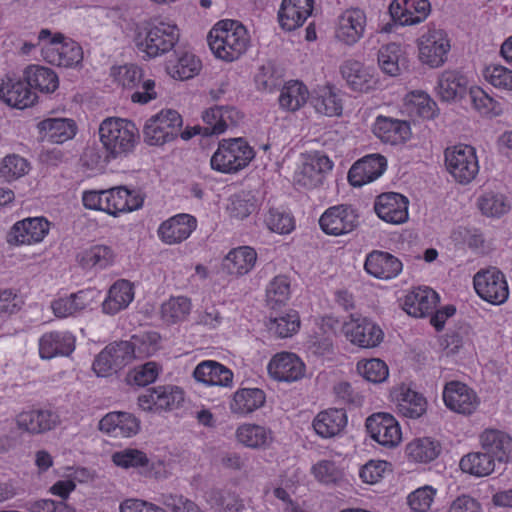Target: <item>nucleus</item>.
Here are the masks:
<instances>
[{
	"label": "nucleus",
	"instance_id": "774afa93",
	"mask_svg": "<svg viewBox=\"0 0 512 512\" xmlns=\"http://www.w3.org/2000/svg\"><path fill=\"white\" fill-rule=\"evenodd\" d=\"M314 107L320 114L338 116L342 113V103L336 94L328 92L314 100Z\"/></svg>",
	"mask_w": 512,
	"mask_h": 512
},
{
	"label": "nucleus",
	"instance_id": "c03bdc74",
	"mask_svg": "<svg viewBox=\"0 0 512 512\" xmlns=\"http://www.w3.org/2000/svg\"><path fill=\"white\" fill-rule=\"evenodd\" d=\"M265 393L258 388H243L235 392L230 409L236 414H248L265 403Z\"/></svg>",
	"mask_w": 512,
	"mask_h": 512
},
{
	"label": "nucleus",
	"instance_id": "0e129e2a",
	"mask_svg": "<svg viewBox=\"0 0 512 512\" xmlns=\"http://www.w3.org/2000/svg\"><path fill=\"white\" fill-rule=\"evenodd\" d=\"M158 400V410H172L180 405L184 400L183 391L172 385L156 387Z\"/></svg>",
	"mask_w": 512,
	"mask_h": 512
},
{
	"label": "nucleus",
	"instance_id": "c756f323",
	"mask_svg": "<svg viewBox=\"0 0 512 512\" xmlns=\"http://www.w3.org/2000/svg\"><path fill=\"white\" fill-rule=\"evenodd\" d=\"M205 126L203 136L219 135L230 126H235L241 118L232 107L215 106L204 111L202 115Z\"/></svg>",
	"mask_w": 512,
	"mask_h": 512
},
{
	"label": "nucleus",
	"instance_id": "052dcab7",
	"mask_svg": "<svg viewBox=\"0 0 512 512\" xmlns=\"http://www.w3.org/2000/svg\"><path fill=\"white\" fill-rule=\"evenodd\" d=\"M29 170L28 162L15 154L7 155L0 165V176L7 181L15 180L25 175Z\"/></svg>",
	"mask_w": 512,
	"mask_h": 512
},
{
	"label": "nucleus",
	"instance_id": "0eeeda50",
	"mask_svg": "<svg viewBox=\"0 0 512 512\" xmlns=\"http://www.w3.org/2000/svg\"><path fill=\"white\" fill-rule=\"evenodd\" d=\"M136 357V343L119 341L107 345L95 358L93 370L99 377L116 373Z\"/></svg>",
	"mask_w": 512,
	"mask_h": 512
},
{
	"label": "nucleus",
	"instance_id": "423d86ee",
	"mask_svg": "<svg viewBox=\"0 0 512 512\" xmlns=\"http://www.w3.org/2000/svg\"><path fill=\"white\" fill-rule=\"evenodd\" d=\"M182 125V117L176 110H162L145 122L144 142L150 146L169 143L178 137Z\"/></svg>",
	"mask_w": 512,
	"mask_h": 512
},
{
	"label": "nucleus",
	"instance_id": "9b49d317",
	"mask_svg": "<svg viewBox=\"0 0 512 512\" xmlns=\"http://www.w3.org/2000/svg\"><path fill=\"white\" fill-rule=\"evenodd\" d=\"M332 166L331 160L326 155L309 154L294 173V185L305 189L317 188L323 183L325 174L332 169Z\"/></svg>",
	"mask_w": 512,
	"mask_h": 512
},
{
	"label": "nucleus",
	"instance_id": "f704fd0d",
	"mask_svg": "<svg viewBox=\"0 0 512 512\" xmlns=\"http://www.w3.org/2000/svg\"><path fill=\"white\" fill-rule=\"evenodd\" d=\"M194 378L212 386L230 387L233 382V373L224 365L208 360L198 364L193 372Z\"/></svg>",
	"mask_w": 512,
	"mask_h": 512
},
{
	"label": "nucleus",
	"instance_id": "f257e3e1",
	"mask_svg": "<svg viewBox=\"0 0 512 512\" xmlns=\"http://www.w3.org/2000/svg\"><path fill=\"white\" fill-rule=\"evenodd\" d=\"M207 41L213 54L226 62L238 60L250 44L246 28L235 20L218 22L209 32Z\"/></svg>",
	"mask_w": 512,
	"mask_h": 512
},
{
	"label": "nucleus",
	"instance_id": "e2e57ef3",
	"mask_svg": "<svg viewBox=\"0 0 512 512\" xmlns=\"http://www.w3.org/2000/svg\"><path fill=\"white\" fill-rule=\"evenodd\" d=\"M265 223L269 230L279 234H288L294 228L292 216L276 208L269 209L265 216Z\"/></svg>",
	"mask_w": 512,
	"mask_h": 512
},
{
	"label": "nucleus",
	"instance_id": "a18cd8bd",
	"mask_svg": "<svg viewBox=\"0 0 512 512\" xmlns=\"http://www.w3.org/2000/svg\"><path fill=\"white\" fill-rule=\"evenodd\" d=\"M240 443L250 448H265L273 441V434L270 429L256 424H245L236 431Z\"/></svg>",
	"mask_w": 512,
	"mask_h": 512
},
{
	"label": "nucleus",
	"instance_id": "f3484780",
	"mask_svg": "<svg viewBox=\"0 0 512 512\" xmlns=\"http://www.w3.org/2000/svg\"><path fill=\"white\" fill-rule=\"evenodd\" d=\"M387 166L386 158L371 154L355 162L348 172V181L354 187H361L379 178Z\"/></svg>",
	"mask_w": 512,
	"mask_h": 512
},
{
	"label": "nucleus",
	"instance_id": "6e6552de",
	"mask_svg": "<svg viewBox=\"0 0 512 512\" xmlns=\"http://www.w3.org/2000/svg\"><path fill=\"white\" fill-rule=\"evenodd\" d=\"M477 294L485 301L500 305L509 296L508 284L504 274L496 267L478 271L473 278Z\"/></svg>",
	"mask_w": 512,
	"mask_h": 512
},
{
	"label": "nucleus",
	"instance_id": "58836bf2",
	"mask_svg": "<svg viewBox=\"0 0 512 512\" xmlns=\"http://www.w3.org/2000/svg\"><path fill=\"white\" fill-rule=\"evenodd\" d=\"M133 298L132 284L127 280H118L110 287L108 295L102 303V310L105 314L114 315L127 308Z\"/></svg>",
	"mask_w": 512,
	"mask_h": 512
},
{
	"label": "nucleus",
	"instance_id": "37998d69",
	"mask_svg": "<svg viewBox=\"0 0 512 512\" xmlns=\"http://www.w3.org/2000/svg\"><path fill=\"white\" fill-rule=\"evenodd\" d=\"M496 461L484 450L464 455L459 463L464 473L485 477L495 471Z\"/></svg>",
	"mask_w": 512,
	"mask_h": 512
},
{
	"label": "nucleus",
	"instance_id": "4d7b16f0",
	"mask_svg": "<svg viewBox=\"0 0 512 512\" xmlns=\"http://www.w3.org/2000/svg\"><path fill=\"white\" fill-rule=\"evenodd\" d=\"M79 263L84 268H106L113 262L112 250L103 245L91 247L78 255Z\"/></svg>",
	"mask_w": 512,
	"mask_h": 512
},
{
	"label": "nucleus",
	"instance_id": "5fc2aeb1",
	"mask_svg": "<svg viewBox=\"0 0 512 512\" xmlns=\"http://www.w3.org/2000/svg\"><path fill=\"white\" fill-rule=\"evenodd\" d=\"M401 46L397 43L383 45L378 51V64L384 73L389 76L400 74Z\"/></svg>",
	"mask_w": 512,
	"mask_h": 512
},
{
	"label": "nucleus",
	"instance_id": "2f4dec72",
	"mask_svg": "<svg viewBox=\"0 0 512 512\" xmlns=\"http://www.w3.org/2000/svg\"><path fill=\"white\" fill-rule=\"evenodd\" d=\"M99 429L114 437H131L138 433L140 421L127 412H110L99 421Z\"/></svg>",
	"mask_w": 512,
	"mask_h": 512
},
{
	"label": "nucleus",
	"instance_id": "7ed1b4c3",
	"mask_svg": "<svg viewBox=\"0 0 512 512\" xmlns=\"http://www.w3.org/2000/svg\"><path fill=\"white\" fill-rule=\"evenodd\" d=\"M99 136L106 159H122L130 154L139 138L133 122L122 118H107L99 127Z\"/></svg>",
	"mask_w": 512,
	"mask_h": 512
},
{
	"label": "nucleus",
	"instance_id": "393cba45",
	"mask_svg": "<svg viewBox=\"0 0 512 512\" xmlns=\"http://www.w3.org/2000/svg\"><path fill=\"white\" fill-rule=\"evenodd\" d=\"M267 369L270 376L278 381H296L304 374V364L300 358L288 352L276 354Z\"/></svg>",
	"mask_w": 512,
	"mask_h": 512
},
{
	"label": "nucleus",
	"instance_id": "49530a36",
	"mask_svg": "<svg viewBox=\"0 0 512 512\" xmlns=\"http://www.w3.org/2000/svg\"><path fill=\"white\" fill-rule=\"evenodd\" d=\"M341 74L354 91L367 92L372 87V77L364 66L355 60H348L341 66Z\"/></svg>",
	"mask_w": 512,
	"mask_h": 512
},
{
	"label": "nucleus",
	"instance_id": "72a5a7b5",
	"mask_svg": "<svg viewBox=\"0 0 512 512\" xmlns=\"http://www.w3.org/2000/svg\"><path fill=\"white\" fill-rule=\"evenodd\" d=\"M37 127L42 141L57 144L72 139L77 130L75 121L69 118H48L39 122Z\"/></svg>",
	"mask_w": 512,
	"mask_h": 512
},
{
	"label": "nucleus",
	"instance_id": "680f3d73",
	"mask_svg": "<svg viewBox=\"0 0 512 512\" xmlns=\"http://www.w3.org/2000/svg\"><path fill=\"white\" fill-rule=\"evenodd\" d=\"M255 83L259 90L271 92L282 84V76L274 65L267 63L259 68L255 76Z\"/></svg>",
	"mask_w": 512,
	"mask_h": 512
},
{
	"label": "nucleus",
	"instance_id": "3c124183",
	"mask_svg": "<svg viewBox=\"0 0 512 512\" xmlns=\"http://www.w3.org/2000/svg\"><path fill=\"white\" fill-rule=\"evenodd\" d=\"M309 92L299 81H290L281 90L279 104L288 111L300 109L307 101Z\"/></svg>",
	"mask_w": 512,
	"mask_h": 512
},
{
	"label": "nucleus",
	"instance_id": "9d476101",
	"mask_svg": "<svg viewBox=\"0 0 512 512\" xmlns=\"http://www.w3.org/2000/svg\"><path fill=\"white\" fill-rule=\"evenodd\" d=\"M39 42L47 41L52 47L49 62L58 66L70 67L80 63L83 59L82 48L73 40L66 39L63 34L55 33L49 29H42L38 34Z\"/></svg>",
	"mask_w": 512,
	"mask_h": 512
},
{
	"label": "nucleus",
	"instance_id": "69168bd1",
	"mask_svg": "<svg viewBox=\"0 0 512 512\" xmlns=\"http://www.w3.org/2000/svg\"><path fill=\"white\" fill-rule=\"evenodd\" d=\"M359 373L368 381L373 383L383 382L388 377V367L380 359H371L364 363H358Z\"/></svg>",
	"mask_w": 512,
	"mask_h": 512
},
{
	"label": "nucleus",
	"instance_id": "4c0bfd02",
	"mask_svg": "<svg viewBox=\"0 0 512 512\" xmlns=\"http://www.w3.org/2000/svg\"><path fill=\"white\" fill-rule=\"evenodd\" d=\"M346 424L347 416L342 409L322 411L313 420V428L322 438H331L338 435Z\"/></svg>",
	"mask_w": 512,
	"mask_h": 512
},
{
	"label": "nucleus",
	"instance_id": "a878e982",
	"mask_svg": "<svg viewBox=\"0 0 512 512\" xmlns=\"http://www.w3.org/2000/svg\"><path fill=\"white\" fill-rule=\"evenodd\" d=\"M366 272L378 279H392L402 271V262L394 255L384 251H372L364 264Z\"/></svg>",
	"mask_w": 512,
	"mask_h": 512
},
{
	"label": "nucleus",
	"instance_id": "f8f14e48",
	"mask_svg": "<svg viewBox=\"0 0 512 512\" xmlns=\"http://www.w3.org/2000/svg\"><path fill=\"white\" fill-rule=\"evenodd\" d=\"M115 465L122 468H138L140 473L148 478L161 479L167 476L163 462L150 461L147 455L137 449H124L112 456Z\"/></svg>",
	"mask_w": 512,
	"mask_h": 512
},
{
	"label": "nucleus",
	"instance_id": "13d9d810",
	"mask_svg": "<svg viewBox=\"0 0 512 512\" xmlns=\"http://www.w3.org/2000/svg\"><path fill=\"white\" fill-rule=\"evenodd\" d=\"M483 76L493 87L512 91V70L498 64H491L484 68Z\"/></svg>",
	"mask_w": 512,
	"mask_h": 512
},
{
	"label": "nucleus",
	"instance_id": "e433bc0d",
	"mask_svg": "<svg viewBox=\"0 0 512 512\" xmlns=\"http://www.w3.org/2000/svg\"><path fill=\"white\" fill-rule=\"evenodd\" d=\"M375 135L385 143L397 145L410 137V126L406 121L380 116L374 125Z\"/></svg>",
	"mask_w": 512,
	"mask_h": 512
},
{
	"label": "nucleus",
	"instance_id": "338daca9",
	"mask_svg": "<svg viewBox=\"0 0 512 512\" xmlns=\"http://www.w3.org/2000/svg\"><path fill=\"white\" fill-rule=\"evenodd\" d=\"M435 490L430 486L416 489L408 496V504L415 512H426L429 510L435 495Z\"/></svg>",
	"mask_w": 512,
	"mask_h": 512
},
{
	"label": "nucleus",
	"instance_id": "bb28decb",
	"mask_svg": "<svg viewBox=\"0 0 512 512\" xmlns=\"http://www.w3.org/2000/svg\"><path fill=\"white\" fill-rule=\"evenodd\" d=\"M196 219L189 214H178L164 221L158 235L166 244H177L186 240L196 228Z\"/></svg>",
	"mask_w": 512,
	"mask_h": 512
},
{
	"label": "nucleus",
	"instance_id": "de8ad7c7",
	"mask_svg": "<svg viewBox=\"0 0 512 512\" xmlns=\"http://www.w3.org/2000/svg\"><path fill=\"white\" fill-rule=\"evenodd\" d=\"M268 331L279 338L293 336L300 328V318L295 310L282 315H270L267 323Z\"/></svg>",
	"mask_w": 512,
	"mask_h": 512
},
{
	"label": "nucleus",
	"instance_id": "864d4df0",
	"mask_svg": "<svg viewBox=\"0 0 512 512\" xmlns=\"http://www.w3.org/2000/svg\"><path fill=\"white\" fill-rule=\"evenodd\" d=\"M290 297V282L286 276H276L266 290V303L272 310H278Z\"/></svg>",
	"mask_w": 512,
	"mask_h": 512
},
{
	"label": "nucleus",
	"instance_id": "473e14b6",
	"mask_svg": "<svg viewBox=\"0 0 512 512\" xmlns=\"http://www.w3.org/2000/svg\"><path fill=\"white\" fill-rule=\"evenodd\" d=\"M75 349V339L67 332H50L39 340V354L50 360L57 356H69Z\"/></svg>",
	"mask_w": 512,
	"mask_h": 512
},
{
	"label": "nucleus",
	"instance_id": "cd10ccee",
	"mask_svg": "<svg viewBox=\"0 0 512 512\" xmlns=\"http://www.w3.org/2000/svg\"><path fill=\"white\" fill-rule=\"evenodd\" d=\"M49 223L44 218H27L17 222L9 233V243L32 244L43 240Z\"/></svg>",
	"mask_w": 512,
	"mask_h": 512
},
{
	"label": "nucleus",
	"instance_id": "aec40b11",
	"mask_svg": "<svg viewBox=\"0 0 512 512\" xmlns=\"http://www.w3.org/2000/svg\"><path fill=\"white\" fill-rule=\"evenodd\" d=\"M36 98V94L31 91L25 79L23 81L6 76L0 81V99L11 107L17 109L30 107Z\"/></svg>",
	"mask_w": 512,
	"mask_h": 512
},
{
	"label": "nucleus",
	"instance_id": "1a4fd4ad",
	"mask_svg": "<svg viewBox=\"0 0 512 512\" xmlns=\"http://www.w3.org/2000/svg\"><path fill=\"white\" fill-rule=\"evenodd\" d=\"M419 59L431 68L442 66L450 50V42L442 29L429 27L418 39Z\"/></svg>",
	"mask_w": 512,
	"mask_h": 512
},
{
	"label": "nucleus",
	"instance_id": "b1692460",
	"mask_svg": "<svg viewBox=\"0 0 512 512\" xmlns=\"http://www.w3.org/2000/svg\"><path fill=\"white\" fill-rule=\"evenodd\" d=\"M99 297L100 291L95 288L80 290L69 297L53 301L51 308L56 317L65 318L90 307Z\"/></svg>",
	"mask_w": 512,
	"mask_h": 512
},
{
	"label": "nucleus",
	"instance_id": "ea45409f",
	"mask_svg": "<svg viewBox=\"0 0 512 512\" xmlns=\"http://www.w3.org/2000/svg\"><path fill=\"white\" fill-rule=\"evenodd\" d=\"M438 296L431 289H417L408 293L403 302V309L410 316L421 318L429 314L437 303Z\"/></svg>",
	"mask_w": 512,
	"mask_h": 512
},
{
	"label": "nucleus",
	"instance_id": "6e6d98bb",
	"mask_svg": "<svg viewBox=\"0 0 512 512\" xmlns=\"http://www.w3.org/2000/svg\"><path fill=\"white\" fill-rule=\"evenodd\" d=\"M426 399L419 393L408 389L398 399L397 409L405 417L419 418L426 411Z\"/></svg>",
	"mask_w": 512,
	"mask_h": 512
},
{
	"label": "nucleus",
	"instance_id": "ddd939ff",
	"mask_svg": "<svg viewBox=\"0 0 512 512\" xmlns=\"http://www.w3.org/2000/svg\"><path fill=\"white\" fill-rule=\"evenodd\" d=\"M371 438L386 447H394L401 441V430L396 419L388 413H377L366 420Z\"/></svg>",
	"mask_w": 512,
	"mask_h": 512
},
{
	"label": "nucleus",
	"instance_id": "dca6fc26",
	"mask_svg": "<svg viewBox=\"0 0 512 512\" xmlns=\"http://www.w3.org/2000/svg\"><path fill=\"white\" fill-rule=\"evenodd\" d=\"M392 19L403 26L423 22L431 12L428 0H393L389 6Z\"/></svg>",
	"mask_w": 512,
	"mask_h": 512
},
{
	"label": "nucleus",
	"instance_id": "79ce46f5",
	"mask_svg": "<svg viewBox=\"0 0 512 512\" xmlns=\"http://www.w3.org/2000/svg\"><path fill=\"white\" fill-rule=\"evenodd\" d=\"M24 78L30 89L34 88L40 92L52 93L59 85L58 76L48 67L30 65L24 71Z\"/></svg>",
	"mask_w": 512,
	"mask_h": 512
},
{
	"label": "nucleus",
	"instance_id": "4468645a",
	"mask_svg": "<svg viewBox=\"0 0 512 512\" xmlns=\"http://www.w3.org/2000/svg\"><path fill=\"white\" fill-rule=\"evenodd\" d=\"M445 405L459 414L470 415L479 405V398L473 389L459 381L447 383L443 390Z\"/></svg>",
	"mask_w": 512,
	"mask_h": 512
},
{
	"label": "nucleus",
	"instance_id": "5701e85b",
	"mask_svg": "<svg viewBox=\"0 0 512 512\" xmlns=\"http://www.w3.org/2000/svg\"><path fill=\"white\" fill-rule=\"evenodd\" d=\"M481 449L486 451L497 463L512 460V437L498 429H485L479 436Z\"/></svg>",
	"mask_w": 512,
	"mask_h": 512
},
{
	"label": "nucleus",
	"instance_id": "2eb2a0df",
	"mask_svg": "<svg viewBox=\"0 0 512 512\" xmlns=\"http://www.w3.org/2000/svg\"><path fill=\"white\" fill-rule=\"evenodd\" d=\"M343 328L349 340L361 348H374L384 337L381 328L367 318H352Z\"/></svg>",
	"mask_w": 512,
	"mask_h": 512
},
{
	"label": "nucleus",
	"instance_id": "412c9836",
	"mask_svg": "<svg viewBox=\"0 0 512 512\" xmlns=\"http://www.w3.org/2000/svg\"><path fill=\"white\" fill-rule=\"evenodd\" d=\"M468 85L467 77L459 71L445 70L438 77L436 96L442 102H459L467 95Z\"/></svg>",
	"mask_w": 512,
	"mask_h": 512
},
{
	"label": "nucleus",
	"instance_id": "a211bd4d",
	"mask_svg": "<svg viewBox=\"0 0 512 512\" xmlns=\"http://www.w3.org/2000/svg\"><path fill=\"white\" fill-rule=\"evenodd\" d=\"M374 210L385 222L401 224L408 219V199L395 192L383 193L376 198Z\"/></svg>",
	"mask_w": 512,
	"mask_h": 512
},
{
	"label": "nucleus",
	"instance_id": "8fccbe9b",
	"mask_svg": "<svg viewBox=\"0 0 512 512\" xmlns=\"http://www.w3.org/2000/svg\"><path fill=\"white\" fill-rule=\"evenodd\" d=\"M192 309L191 300L184 296L171 297L161 306L162 320L171 325L187 319Z\"/></svg>",
	"mask_w": 512,
	"mask_h": 512
},
{
	"label": "nucleus",
	"instance_id": "6ab92c4d",
	"mask_svg": "<svg viewBox=\"0 0 512 512\" xmlns=\"http://www.w3.org/2000/svg\"><path fill=\"white\" fill-rule=\"evenodd\" d=\"M321 229L329 235L339 236L349 233L357 226V216L347 206L329 208L319 220Z\"/></svg>",
	"mask_w": 512,
	"mask_h": 512
},
{
	"label": "nucleus",
	"instance_id": "4be33fe9",
	"mask_svg": "<svg viewBox=\"0 0 512 512\" xmlns=\"http://www.w3.org/2000/svg\"><path fill=\"white\" fill-rule=\"evenodd\" d=\"M366 27V15L358 8L344 11L338 18L336 38L346 45H354L363 36Z\"/></svg>",
	"mask_w": 512,
	"mask_h": 512
},
{
	"label": "nucleus",
	"instance_id": "c85d7f7f",
	"mask_svg": "<svg viewBox=\"0 0 512 512\" xmlns=\"http://www.w3.org/2000/svg\"><path fill=\"white\" fill-rule=\"evenodd\" d=\"M313 3V0H282L278 12L281 27L292 31L302 26L312 13Z\"/></svg>",
	"mask_w": 512,
	"mask_h": 512
},
{
	"label": "nucleus",
	"instance_id": "7c9ffc66",
	"mask_svg": "<svg viewBox=\"0 0 512 512\" xmlns=\"http://www.w3.org/2000/svg\"><path fill=\"white\" fill-rule=\"evenodd\" d=\"M16 422L19 429L40 434L54 429L59 424V416L51 410H30L21 412Z\"/></svg>",
	"mask_w": 512,
	"mask_h": 512
},
{
	"label": "nucleus",
	"instance_id": "20e7f679",
	"mask_svg": "<svg viewBox=\"0 0 512 512\" xmlns=\"http://www.w3.org/2000/svg\"><path fill=\"white\" fill-rule=\"evenodd\" d=\"M254 157L253 148L244 138H229L219 142L210 164L215 171L232 174L248 166Z\"/></svg>",
	"mask_w": 512,
	"mask_h": 512
},
{
	"label": "nucleus",
	"instance_id": "c9c22d12",
	"mask_svg": "<svg viewBox=\"0 0 512 512\" xmlns=\"http://www.w3.org/2000/svg\"><path fill=\"white\" fill-rule=\"evenodd\" d=\"M257 253L254 248L241 246L232 249L224 258L222 267L230 275L242 276L255 266Z\"/></svg>",
	"mask_w": 512,
	"mask_h": 512
},
{
	"label": "nucleus",
	"instance_id": "603ef678",
	"mask_svg": "<svg viewBox=\"0 0 512 512\" xmlns=\"http://www.w3.org/2000/svg\"><path fill=\"white\" fill-rule=\"evenodd\" d=\"M440 450V444L430 438L415 439L406 447L409 458L421 463H427L436 459Z\"/></svg>",
	"mask_w": 512,
	"mask_h": 512
},
{
	"label": "nucleus",
	"instance_id": "f03ea898",
	"mask_svg": "<svg viewBox=\"0 0 512 512\" xmlns=\"http://www.w3.org/2000/svg\"><path fill=\"white\" fill-rule=\"evenodd\" d=\"M180 31L175 24L150 21L137 24L134 44L148 58H156L170 52L178 43Z\"/></svg>",
	"mask_w": 512,
	"mask_h": 512
},
{
	"label": "nucleus",
	"instance_id": "39448f33",
	"mask_svg": "<svg viewBox=\"0 0 512 512\" xmlns=\"http://www.w3.org/2000/svg\"><path fill=\"white\" fill-rule=\"evenodd\" d=\"M445 166L451 177L461 185L471 183L479 173V162L474 147L459 144L444 152Z\"/></svg>",
	"mask_w": 512,
	"mask_h": 512
},
{
	"label": "nucleus",
	"instance_id": "09e8293b",
	"mask_svg": "<svg viewBox=\"0 0 512 512\" xmlns=\"http://www.w3.org/2000/svg\"><path fill=\"white\" fill-rule=\"evenodd\" d=\"M477 206L487 217L498 218L506 214L511 206L507 197L499 192L487 191L477 198Z\"/></svg>",
	"mask_w": 512,
	"mask_h": 512
},
{
	"label": "nucleus",
	"instance_id": "bf43d9fd",
	"mask_svg": "<svg viewBox=\"0 0 512 512\" xmlns=\"http://www.w3.org/2000/svg\"><path fill=\"white\" fill-rule=\"evenodd\" d=\"M159 366L155 362H147L130 370L126 376L129 385L146 386L156 380Z\"/></svg>",
	"mask_w": 512,
	"mask_h": 512
},
{
	"label": "nucleus",
	"instance_id": "a19ab883",
	"mask_svg": "<svg viewBox=\"0 0 512 512\" xmlns=\"http://www.w3.org/2000/svg\"><path fill=\"white\" fill-rule=\"evenodd\" d=\"M176 58L169 60L166 70L171 77L187 80L196 76L201 70V61L188 51H175Z\"/></svg>",
	"mask_w": 512,
	"mask_h": 512
}]
</instances>
